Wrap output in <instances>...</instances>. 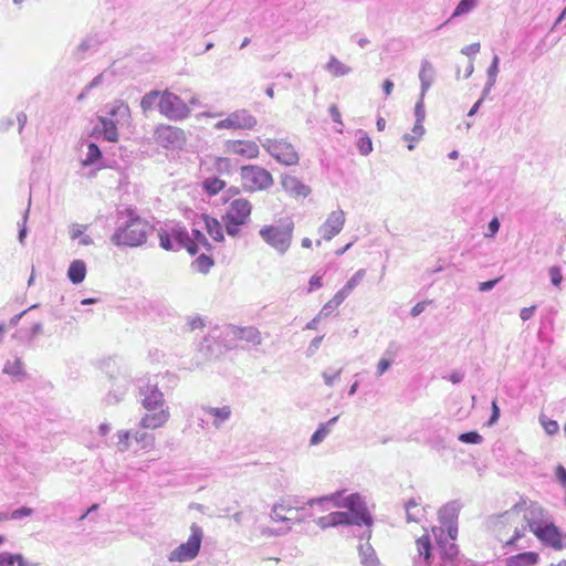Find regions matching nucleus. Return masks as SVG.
<instances>
[{
  "instance_id": "f257e3e1",
  "label": "nucleus",
  "mask_w": 566,
  "mask_h": 566,
  "mask_svg": "<svg viewBox=\"0 0 566 566\" xmlns=\"http://www.w3.org/2000/svg\"><path fill=\"white\" fill-rule=\"evenodd\" d=\"M344 491L332 493L321 497L310 499L305 504L310 507L318 505L322 510H326L325 505L332 503L333 506L338 509H346L342 511L347 515L346 525L366 526L365 533L367 537L371 536L373 516L369 513L364 499L358 493H352L343 496Z\"/></svg>"
},
{
  "instance_id": "f03ea898",
  "label": "nucleus",
  "mask_w": 566,
  "mask_h": 566,
  "mask_svg": "<svg viewBox=\"0 0 566 566\" xmlns=\"http://www.w3.org/2000/svg\"><path fill=\"white\" fill-rule=\"evenodd\" d=\"M154 226L139 217L135 210L127 208L116 211V229L111 242L116 247L136 248L146 243Z\"/></svg>"
},
{
  "instance_id": "7ed1b4c3",
  "label": "nucleus",
  "mask_w": 566,
  "mask_h": 566,
  "mask_svg": "<svg viewBox=\"0 0 566 566\" xmlns=\"http://www.w3.org/2000/svg\"><path fill=\"white\" fill-rule=\"evenodd\" d=\"M158 376L148 379H139L138 395L140 403L148 412L145 413L139 426L143 429H157L163 427L170 418L169 408L166 406L164 394L158 388Z\"/></svg>"
},
{
  "instance_id": "20e7f679",
  "label": "nucleus",
  "mask_w": 566,
  "mask_h": 566,
  "mask_svg": "<svg viewBox=\"0 0 566 566\" xmlns=\"http://www.w3.org/2000/svg\"><path fill=\"white\" fill-rule=\"evenodd\" d=\"M546 514V511L539 504L531 503L525 507L522 505H514L509 510V514L505 518L511 523V526L515 527L516 537L524 536L527 527L534 534L548 522Z\"/></svg>"
},
{
  "instance_id": "39448f33",
  "label": "nucleus",
  "mask_w": 566,
  "mask_h": 566,
  "mask_svg": "<svg viewBox=\"0 0 566 566\" xmlns=\"http://www.w3.org/2000/svg\"><path fill=\"white\" fill-rule=\"evenodd\" d=\"M129 119L130 111L127 104L123 102L113 104L104 116L98 117V123L94 127V135L115 143L118 140V128L127 126Z\"/></svg>"
},
{
  "instance_id": "423d86ee",
  "label": "nucleus",
  "mask_w": 566,
  "mask_h": 566,
  "mask_svg": "<svg viewBox=\"0 0 566 566\" xmlns=\"http://www.w3.org/2000/svg\"><path fill=\"white\" fill-rule=\"evenodd\" d=\"M293 232L294 221L291 218H284L277 224L263 226L259 230V235L277 254L284 255L291 248Z\"/></svg>"
},
{
  "instance_id": "0eeeda50",
  "label": "nucleus",
  "mask_w": 566,
  "mask_h": 566,
  "mask_svg": "<svg viewBox=\"0 0 566 566\" xmlns=\"http://www.w3.org/2000/svg\"><path fill=\"white\" fill-rule=\"evenodd\" d=\"M461 510L459 501H450L439 510L440 528H433V534L438 544L442 541L455 542L458 536V517Z\"/></svg>"
},
{
  "instance_id": "6e6552de",
  "label": "nucleus",
  "mask_w": 566,
  "mask_h": 566,
  "mask_svg": "<svg viewBox=\"0 0 566 566\" xmlns=\"http://www.w3.org/2000/svg\"><path fill=\"white\" fill-rule=\"evenodd\" d=\"M203 539V530L196 523L190 526V536L187 542L181 543L172 549L167 558L170 563H188L192 562L199 555Z\"/></svg>"
},
{
  "instance_id": "1a4fd4ad",
  "label": "nucleus",
  "mask_w": 566,
  "mask_h": 566,
  "mask_svg": "<svg viewBox=\"0 0 566 566\" xmlns=\"http://www.w3.org/2000/svg\"><path fill=\"white\" fill-rule=\"evenodd\" d=\"M242 187L248 192L264 191L270 189L274 179L272 174L258 165H247L240 168Z\"/></svg>"
},
{
  "instance_id": "9d476101",
  "label": "nucleus",
  "mask_w": 566,
  "mask_h": 566,
  "mask_svg": "<svg viewBox=\"0 0 566 566\" xmlns=\"http://www.w3.org/2000/svg\"><path fill=\"white\" fill-rule=\"evenodd\" d=\"M203 230L200 226H193L190 232L184 227H175L172 235L178 247L187 249L190 254H196L200 249L211 250V244L202 232Z\"/></svg>"
},
{
  "instance_id": "9b49d317",
  "label": "nucleus",
  "mask_w": 566,
  "mask_h": 566,
  "mask_svg": "<svg viewBox=\"0 0 566 566\" xmlns=\"http://www.w3.org/2000/svg\"><path fill=\"white\" fill-rule=\"evenodd\" d=\"M158 112L169 120L180 122L190 116L191 109L181 97L166 90L158 101Z\"/></svg>"
},
{
  "instance_id": "f8f14e48",
  "label": "nucleus",
  "mask_w": 566,
  "mask_h": 566,
  "mask_svg": "<svg viewBox=\"0 0 566 566\" xmlns=\"http://www.w3.org/2000/svg\"><path fill=\"white\" fill-rule=\"evenodd\" d=\"M261 145L277 163L284 166H294L298 164V153L286 139L266 138L261 142Z\"/></svg>"
},
{
  "instance_id": "ddd939ff",
  "label": "nucleus",
  "mask_w": 566,
  "mask_h": 566,
  "mask_svg": "<svg viewBox=\"0 0 566 566\" xmlns=\"http://www.w3.org/2000/svg\"><path fill=\"white\" fill-rule=\"evenodd\" d=\"M509 514V511L496 516L493 523V531L497 537V539L505 546L512 547L514 549H524L526 545H522L518 542L524 536L515 537V527L511 526V523L506 521L505 516Z\"/></svg>"
},
{
  "instance_id": "4468645a",
  "label": "nucleus",
  "mask_w": 566,
  "mask_h": 566,
  "mask_svg": "<svg viewBox=\"0 0 566 566\" xmlns=\"http://www.w3.org/2000/svg\"><path fill=\"white\" fill-rule=\"evenodd\" d=\"M258 124L256 118L247 109H237L230 113L224 119L217 122L213 126L216 130L221 129H252Z\"/></svg>"
},
{
  "instance_id": "2eb2a0df",
  "label": "nucleus",
  "mask_w": 566,
  "mask_h": 566,
  "mask_svg": "<svg viewBox=\"0 0 566 566\" xmlns=\"http://www.w3.org/2000/svg\"><path fill=\"white\" fill-rule=\"evenodd\" d=\"M305 507H295L290 501L282 500L273 505L271 518L275 522H290L292 520L302 522L304 518L312 516V513L305 512Z\"/></svg>"
},
{
  "instance_id": "dca6fc26",
  "label": "nucleus",
  "mask_w": 566,
  "mask_h": 566,
  "mask_svg": "<svg viewBox=\"0 0 566 566\" xmlns=\"http://www.w3.org/2000/svg\"><path fill=\"white\" fill-rule=\"evenodd\" d=\"M438 549L440 555L439 566H476L469 559L459 558V549L453 542L442 541Z\"/></svg>"
},
{
  "instance_id": "f3484780",
  "label": "nucleus",
  "mask_w": 566,
  "mask_h": 566,
  "mask_svg": "<svg viewBox=\"0 0 566 566\" xmlns=\"http://www.w3.org/2000/svg\"><path fill=\"white\" fill-rule=\"evenodd\" d=\"M345 220V212L342 209L332 211L325 222L318 228L322 239L331 241L335 238L343 230Z\"/></svg>"
},
{
  "instance_id": "a211bd4d",
  "label": "nucleus",
  "mask_w": 566,
  "mask_h": 566,
  "mask_svg": "<svg viewBox=\"0 0 566 566\" xmlns=\"http://www.w3.org/2000/svg\"><path fill=\"white\" fill-rule=\"evenodd\" d=\"M251 210L252 205L248 199L238 198L229 203L226 214L223 217L227 218L228 220L245 224L250 219Z\"/></svg>"
},
{
  "instance_id": "6ab92c4d",
  "label": "nucleus",
  "mask_w": 566,
  "mask_h": 566,
  "mask_svg": "<svg viewBox=\"0 0 566 566\" xmlns=\"http://www.w3.org/2000/svg\"><path fill=\"white\" fill-rule=\"evenodd\" d=\"M224 148L228 154L241 156L247 159H254L260 154L259 146L253 140H227Z\"/></svg>"
},
{
  "instance_id": "aec40b11",
  "label": "nucleus",
  "mask_w": 566,
  "mask_h": 566,
  "mask_svg": "<svg viewBox=\"0 0 566 566\" xmlns=\"http://www.w3.org/2000/svg\"><path fill=\"white\" fill-rule=\"evenodd\" d=\"M534 535L545 545L553 547L554 549H562L565 547L563 543L562 534L557 526L552 522H547L541 528H538Z\"/></svg>"
},
{
  "instance_id": "412c9836",
  "label": "nucleus",
  "mask_w": 566,
  "mask_h": 566,
  "mask_svg": "<svg viewBox=\"0 0 566 566\" xmlns=\"http://www.w3.org/2000/svg\"><path fill=\"white\" fill-rule=\"evenodd\" d=\"M157 140L165 147L178 146L185 140V133L182 129L161 125L155 132Z\"/></svg>"
},
{
  "instance_id": "4be33fe9",
  "label": "nucleus",
  "mask_w": 566,
  "mask_h": 566,
  "mask_svg": "<svg viewBox=\"0 0 566 566\" xmlns=\"http://www.w3.org/2000/svg\"><path fill=\"white\" fill-rule=\"evenodd\" d=\"M281 185L283 190L293 198H305L311 193V188L295 176L283 175Z\"/></svg>"
},
{
  "instance_id": "5701e85b",
  "label": "nucleus",
  "mask_w": 566,
  "mask_h": 566,
  "mask_svg": "<svg viewBox=\"0 0 566 566\" xmlns=\"http://www.w3.org/2000/svg\"><path fill=\"white\" fill-rule=\"evenodd\" d=\"M417 556L413 558V566H431L432 545L429 535H422L416 542Z\"/></svg>"
},
{
  "instance_id": "b1692460",
  "label": "nucleus",
  "mask_w": 566,
  "mask_h": 566,
  "mask_svg": "<svg viewBox=\"0 0 566 566\" xmlns=\"http://www.w3.org/2000/svg\"><path fill=\"white\" fill-rule=\"evenodd\" d=\"M103 40L97 34L87 35L77 45L74 56L77 61H83L87 56L94 54L99 49Z\"/></svg>"
},
{
  "instance_id": "393cba45",
  "label": "nucleus",
  "mask_w": 566,
  "mask_h": 566,
  "mask_svg": "<svg viewBox=\"0 0 566 566\" xmlns=\"http://www.w3.org/2000/svg\"><path fill=\"white\" fill-rule=\"evenodd\" d=\"M193 226H200L216 242H220L224 238L221 223L207 214L200 216L199 219L195 221Z\"/></svg>"
},
{
  "instance_id": "a878e982",
  "label": "nucleus",
  "mask_w": 566,
  "mask_h": 566,
  "mask_svg": "<svg viewBox=\"0 0 566 566\" xmlns=\"http://www.w3.org/2000/svg\"><path fill=\"white\" fill-rule=\"evenodd\" d=\"M436 76V70L432 63L428 60L421 61V66L419 71V80H420V94L422 97L426 96L427 92L431 87Z\"/></svg>"
},
{
  "instance_id": "bb28decb",
  "label": "nucleus",
  "mask_w": 566,
  "mask_h": 566,
  "mask_svg": "<svg viewBox=\"0 0 566 566\" xmlns=\"http://www.w3.org/2000/svg\"><path fill=\"white\" fill-rule=\"evenodd\" d=\"M360 537H366V542L360 543L358 546L360 564L363 566H379V559L377 557L375 549L369 544V538L367 537V534L364 532Z\"/></svg>"
},
{
  "instance_id": "cd10ccee",
  "label": "nucleus",
  "mask_w": 566,
  "mask_h": 566,
  "mask_svg": "<svg viewBox=\"0 0 566 566\" xmlns=\"http://www.w3.org/2000/svg\"><path fill=\"white\" fill-rule=\"evenodd\" d=\"M202 410L213 417L212 424L216 429L221 428V426L227 422L232 415L231 408L229 406L223 407H202Z\"/></svg>"
},
{
  "instance_id": "c85d7f7f",
  "label": "nucleus",
  "mask_w": 566,
  "mask_h": 566,
  "mask_svg": "<svg viewBox=\"0 0 566 566\" xmlns=\"http://www.w3.org/2000/svg\"><path fill=\"white\" fill-rule=\"evenodd\" d=\"M86 264L82 260H74L67 269V277L73 284H80L85 280Z\"/></svg>"
},
{
  "instance_id": "c756f323",
  "label": "nucleus",
  "mask_w": 566,
  "mask_h": 566,
  "mask_svg": "<svg viewBox=\"0 0 566 566\" xmlns=\"http://www.w3.org/2000/svg\"><path fill=\"white\" fill-rule=\"evenodd\" d=\"M347 515L340 511L329 513L325 516H321L316 520V524L321 528H327L332 526L346 525Z\"/></svg>"
},
{
  "instance_id": "7c9ffc66",
  "label": "nucleus",
  "mask_w": 566,
  "mask_h": 566,
  "mask_svg": "<svg viewBox=\"0 0 566 566\" xmlns=\"http://www.w3.org/2000/svg\"><path fill=\"white\" fill-rule=\"evenodd\" d=\"M86 229L87 226L85 224L72 223L69 227V234L71 240H78V244L84 247L93 244V239L91 238V235L85 233Z\"/></svg>"
},
{
  "instance_id": "2f4dec72",
  "label": "nucleus",
  "mask_w": 566,
  "mask_h": 566,
  "mask_svg": "<svg viewBox=\"0 0 566 566\" xmlns=\"http://www.w3.org/2000/svg\"><path fill=\"white\" fill-rule=\"evenodd\" d=\"M538 562V554L534 552H524L511 556L506 559V566H532Z\"/></svg>"
},
{
  "instance_id": "473e14b6",
  "label": "nucleus",
  "mask_w": 566,
  "mask_h": 566,
  "mask_svg": "<svg viewBox=\"0 0 566 566\" xmlns=\"http://www.w3.org/2000/svg\"><path fill=\"white\" fill-rule=\"evenodd\" d=\"M406 510V516L408 522H416L420 523L422 518L424 517V507L420 505L419 502H417L415 499H410L405 504Z\"/></svg>"
},
{
  "instance_id": "72a5a7b5",
  "label": "nucleus",
  "mask_w": 566,
  "mask_h": 566,
  "mask_svg": "<svg viewBox=\"0 0 566 566\" xmlns=\"http://www.w3.org/2000/svg\"><path fill=\"white\" fill-rule=\"evenodd\" d=\"M3 373L18 380L25 378L24 365L19 357H15L13 360H8L3 367Z\"/></svg>"
},
{
  "instance_id": "f704fd0d",
  "label": "nucleus",
  "mask_w": 566,
  "mask_h": 566,
  "mask_svg": "<svg viewBox=\"0 0 566 566\" xmlns=\"http://www.w3.org/2000/svg\"><path fill=\"white\" fill-rule=\"evenodd\" d=\"M325 70L332 74L333 76L339 77L345 76L352 72V67L344 64L335 56H331L327 64L325 65Z\"/></svg>"
},
{
  "instance_id": "c9c22d12",
  "label": "nucleus",
  "mask_w": 566,
  "mask_h": 566,
  "mask_svg": "<svg viewBox=\"0 0 566 566\" xmlns=\"http://www.w3.org/2000/svg\"><path fill=\"white\" fill-rule=\"evenodd\" d=\"M338 420V417L329 419L326 423H321L316 431L311 437V444L316 446L321 443L325 437L329 433L331 427L334 426Z\"/></svg>"
},
{
  "instance_id": "e433bc0d",
  "label": "nucleus",
  "mask_w": 566,
  "mask_h": 566,
  "mask_svg": "<svg viewBox=\"0 0 566 566\" xmlns=\"http://www.w3.org/2000/svg\"><path fill=\"white\" fill-rule=\"evenodd\" d=\"M161 91H150L149 93L145 94L140 101V107L144 113H147L151 109H154L155 106L158 107V101L161 98Z\"/></svg>"
},
{
  "instance_id": "4c0bfd02",
  "label": "nucleus",
  "mask_w": 566,
  "mask_h": 566,
  "mask_svg": "<svg viewBox=\"0 0 566 566\" xmlns=\"http://www.w3.org/2000/svg\"><path fill=\"white\" fill-rule=\"evenodd\" d=\"M357 148L363 156H367L373 151V143L370 137L363 129H358L357 133Z\"/></svg>"
},
{
  "instance_id": "58836bf2",
  "label": "nucleus",
  "mask_w": 566,
  "mask_h": 566,
  "mask_svg": "<svg viewBox=\"0 0 566 566\" xmlns=\"http://www.w3.org/2000/svg\"><path fill=\"white\" fill-rule=\"evenodd\" d=\"M239 338L245 342L252 343L253 345H260L262 343L261 333L255 327H244L239 332Z\"/></svg>"
},
{
  "instance_id": "ea45409f",
  "label": "nucleus",
  "mask_w": 566,
  "mask_h": 566,
  "mask_svg": "<svg viewBox=\"0 0 566 566\" xmlns=\"http://www.w3.org/2000/svg\"><path fill=\"white\" fill-rule=\"evenodd\" d=\"M133 439L140 446L142 449H150L155 444V436L142 430L134 431Z\"/></svg>"
},
{
  "instance_id": "a19ab883",
  "label": "nucleus",
  "mask_w": 566,
  "mask_h": 566,
  "mask_svg": "<svg viewBox=\"0 0 566 566\" xmlns=\"http://www.w3.org/2000/svg\"><path fill=\"white\" fill-rule=\"evenodd\" d=\"M226 186V182L217 177L206 178L202 181V188L210 196L217 195Z\"/></svg>"
},
{
  "instance_id": "79ce46f5",
  "label": "nucleus",
  "mask_w": 566,
  "mask_h": 566,
  "mask_svg": "<svg viewBox=\"0 0 566 566\" xmlns=\"http://www.w3.org/2000/svg\"><path fill=\"white\" fill-rule=\"evenodd\" d=\"M213 260L207 254H200L192 263L191 266L199 273L207 274L213 265Z\"/></svg>"
},
{
  "instance_id": "37998d69",
  "label": "nucleus",
  "mask_w": 566,
  "mask_h": 566,
  "mask_svg": "<svg viewBox=\"0 0 566 566\" xmlns=\"http://www.w3.org/2000/svg\"><path fill=\"white\" fill-rule=\"evenodd\" d=\"M476 0H461L455 7L450 19H454L471 12L476 7Z\"/></svg>"
},
{
  "instance_id": "c03bdc74",
  "label": "nucleus",
  "mask_w": 566,
  "mask_h": 566,
  "mask_svg": "<svg viewBox=\"0 0 566 566\" xmlns=\"http://www.w3.org/2000/svg\"><path fill=\"white\" fill-rule=\"evenodd\" d=\"M102 157V151L99 147L95 143H90L87 145V154L85 159L83 160L84 166L94 165Z\"/></svg>"
},
{
  "instance_id": "a18cd8bd",
  "label": "nucleus",
  "mask_w": 566,
  "mask_h": 566,
  "mask_svg": "<svg viewBox=\"0 0 566 566\" xmlns=\"http://www.w3.org/2000/svg\"><path fill=\"white\" fill-rule=\"evenodd\" d=\"M159 243L163 249L168 250V251L182 249V247L177 245V241L175 240V238L172 235V231L171 232L161 231L159 233Z\"/></svg>"
},
{
  "instance_id": "49530a36",
  "label": "nucleus",
  "mask_w": 566,
  "mask_h": 566,
  "mask_svg": "<svg viewBox=\"0 0 566 566\" xmlns=\"http://www.w3.org/2000/svg\"><path fill=\"white\" fill-rule=\"evenodd\" d=\"M117 449L119 452H125L130 447V439H133V431L130 430H119L117 432Z\"/></svg>"
},
{
  "instance_id": "de8ad7c7",
  "label": "nucleus",
  "mask_w": 566,
  "mask_h": 566,
  "mask_svg": "<svg viewBox=\"0 0 566 566\" xmlns=\"http://www.w3.org/2000/svg\"><path fill=\"white\" fill-rule=\"evenodd\" d=\"M539 422H541L543 429L545 430V432L549 436L557 433L559 430L558 422L555 420L548 419L545 416L539 417Z\"/></svg>"
},
{
  "instance_id": "09e8293b",
  "label": "nucleus",
  "mask_w": 566,
  "mask_h": 566,
  "mask_svg": "<svg viewBox=\"0 0 566 566\" xmlns=\"http://www.w3.org/2000/svg\"><path fill=\"white\" fill-rule=\"evenodd\" d=\"M499 64H500V57L497 54L493 55L492 62L490 66L486 70V76L490 82L496 83L497 74H499Z\"/></svg>"
},
{
  "instance_id": "8fccbe9b",
  "label": "nucleus",
  "mask_w": 566,
  "mask_h": 566,
  "mask_svg": "<svg viewBox=\"0 0 566 566\" xmlns=\"http://www.w3.org/2000/svg\"><path fill=\"white\" fill-rule=\"evenodd\" d=\"M458 439L463 443H470V444H479L482 442L483 438L480 433L476 431H469L461 433Z\"/></svg>"
},
{
  "instance_id": "3c124183",
  "label": "nucleus",
  "mask_w": 566,
  "mask_h": 566,
  "mask_svg": "<svg viewBox=\"0 0 566 566\" xmlns=\"http://www.w3.org/2000/svg\"><path fill=\"white\" fill-rule=\"evenodd\" d=\"M366 275L365 269H359L356 273L346 282L344 285L348 291L353 292V290L363 281Z\"/></svg>"
},
{
  "instance_id": "603ef678",
  "label": "nucleus",
  "mask_w": 566,
  "mask_h": 566,
  "mask_svg": "<svg viewBox=\"0 0 566 566\" xmlns=\"http://www.w3.org/2000/svg\"><path fill=\"white\" fill-rule=\"evenodd\" d=\"M222 220H223V223H224V229H226V232L230 235V237H237L239 235L240 233V228L242 226H244L243 223L241 222H237V221H231V220H228L227 218L222 217Z\"/></svg>"
},
{
  "instance_id": "864d4df0",
  "label": "nucleus",
  "mask_w": 566,
  "mask_h": 566,
  "mask_svg": "<svg viewBox=\"0 0 566 566\" xmlns=\"http://www.w3.org/2000/svg\"><path fill=\"white\" fill-rule=\"evenodd\" d=\"M127 391V380L125 378H123L122 380V384L118 386V389L112 394L109 392L108 396H107V401L108 402H117L119 400L123 399L124 395L126 394Z\"/></svg>"
},
{
  "instance_id": "5fc2aeb1",
  "label": "nucleus",
  "mask_w": 566,
  "mask_h": 566,
  "mask_svg": "<svg viewBox=\"0 0 566 566\" xmlns=\"http://www.w3.org/2000/svg\"><path fill=\"white\" fill-rule=\"evenodd\" d=\"M400 350L399 344L390 342L382 354V358L394 363Z\"/></svg>"
},
{
  "instance_id": "6e6d98bb",
  "label": "nucleus",
  "mask_w": 566,
  "mask_h": 566,
  "mask_svg": "<svg viewBox=\"0 0 566 566\" xmlns=\"http://www.w3.org/2000/svg\"><path fill=\"white\" fill-rule=\"evenodd\" d=\"M424 127L422 125V123H418L416 122L412 129H411V133H407L402 136V139L403 140H408V139H420L423 134H424Z\"/></svg>"
},
{
  "instance_id": "4d7b16f0",
  "label": "nucleus",
  "mask_w": 566,
  "mask_h": 566,
  "mask_svg": "<svg viewBox=\"0 0 566 566\" xmlns=\"http://www.w3.org/2000/svg\"><path fill=\"white\" fill-rule=\"evenodd\" d=\"M415 117L418 123H423L426 118L424 97H422V94H420L419 99L415 105Z\"/></svg>"
},
{
  "instance_id": "13d9d810",
  "label": "nucleus",
  "mask_w": 566,
  "mask_h": 566,
  "mask_svg": "<svg viewBox=\"0 0 566 566\" xmlns=\"http://www.w3.org/2000/svg\"><path fill=\"white\" fill-rule=\"evenodd\" d=\"M551 282L554 286H559L563 281V274L559 266L554 265L548 270Z\"/></svg>"
},
{
  "instance_id": "bf43d9fd",
  "label": "nucleus",
  "mask_w": 566,
  "mask_h": 566,
  "mask_svg": "<svg viewBox=\"0 0 566 566\" xmlns=\"http://www.w3.org/2000/svg\"><path fill=\"white\" fill-rule=\"evenodd\" d=\"M342 369L336 370L331 374L327 370L323 371L322 377L324 379L325 385L332 387L336 380L340 378Z\"/></svg>"
},
{
  "instance_id": "052dcab7",
  "label": "nucleus",
  "mask_w": 566,
  "mask_h": 566,
  "mask_svg": "<svg viewBox=\"0 0 566 566\" xmlns=\"http://www.w3.org/2000/svg\"><path fill=\"white\" fill-rule=\"evenodd\" d=\"M500 230V221L496 217L491 219L488 224V232L484 234L485 238H493Z\"/></svg>"
},
{
  "instance_id": "680f3d73",
  "label": "nucleus",
  "mask_w": 566,
  "mask_h": 566,
  "mask_svg": "<svg viewBox=\"0 0 566 566\" xmlns=\"http://www.w3.org/2000/svg\"><path fill=\"white\" fill-rule=\"evenodd\" d=\"M323 276L318 274H314L308 282V293H312L313 291L321 289L323 286L322 282Z\"/></svg>"
},
{
  "instance_id": "e2e57ef3",
  "label": "nucleus",
  "mask_w": 566,
  "mask_h": 566,
  "mask_svg": "<svg viewBox=\"0 0 566 566\" xmlns=\"http://www.w3.org/2000/svg\"><path fill=\"white\" fill-rule=\"evenodd\" d=\"M480 48H481L480 43L475 42V43H472L470 45L462 48L461 53L467 56L473 57L476 53H479Z\"/></svg>"
},
{
  "instance_id": "0e129e2a",
  "label": "nucleus",
  "mask_w": 566,
  "mask_h": 566,
  "mask_svg": "<svg viewBox=\"0 0 566 566\" xmlns=\"http://www.w3.org/2000/svg\"><path fill=\"white\" fill-rule=\"evenodd\" d=\"M339 305L338 304H334V300H329L326 304H324V306L322 307V310L319 311V316L322 317H327L329 316L333 311L335 308H337Z\"/></svg>"
},
{
  "instance_id": "69168bd1",
  "label": "nucleus",
  "mask_w": 566,
  "mask_h": 566,
  "mask_svg": "<svg viewBox=\"0 0 566 566\" xmlns=\"http://www.w3.org/2000/svg\"><path fill=\"white\" fill-rule=\"evenodd\" d=\"M391 365V361L381 357L377 364L376 375L378 377L382 376L390 368Z\"/></svg>"
},
{
  "instance_id": "338daca9",
  "label": "nucleus",
  "mask_w": 566,
  "mask_h": 566,
  "mask_svg": "<svg viewBox=\"0 0 566 566\" xmlns=\"http://www.w3.org/2000/svg\"><path fill=\"white\" fill-rule=\"evenodd\" d=\"M14 554L3 552L0 553V566H14Z\"/></svg>"
},
{
  "instance_id": "774afa93",
  "label": "nucleus",
  "mask_w": 566,
  "mask_h": 566,
  "mask_svg": "<svg viewBox=\"0 0 566 566\" xmlns=\"http://www.w3.org/2000/svg\"><path fill=\"white\" fill-rule=\"evenodd\" d=\"M350 291H348L345 286H343L333 297L334 304L340 305L349 295Z\"/></svg>"
}]
</instances>
